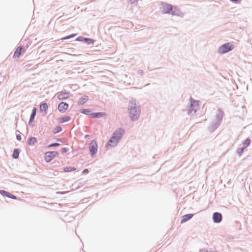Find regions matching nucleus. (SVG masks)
<instances>
[{
    "label": "nucleus",
    "mask_w": 252,
    "mask_h": 252,
    "mask_svg": "<svg viewBox=\"0 0 252 252\" xmlns=\"http://www.w3.org/2000/svg\"><path fill=\"white\" fill-rule=\"evenodd\" d=\"M127 111L132 121H137L141 114V106L135 98H131L128 104Z\"/></svg>",
    "instance_id": "nucleus-1"
},
{
    "label": "nucleus",
    "mask_w": 252,
    "mask_h": 252,
    "mask_svg": "<svg viewBox=\"0 0 252 252\" xmlns=\"http://www.w3.org/2000/svg\"><path fill=\"white\" fill-rule=\"evenodd\" d=\"M125 129L121 127L116 129L113 133L112 136L108 141L106 146H116L119 141L121 140L125 133Z\"/></svg>",
    "instance_id": "nucleus-2"
},
{
    "label": "nucleus",
    "mask_w": 252,
    "mask_h": 252,
    "mask_svg": "<svg viewBox=\"0 0 252 252\" xmlns=\"http://www.w3.org/2000/svg\"><path fill=\"white\" fill-rule=\"evenodd\" d=\"M199 109V101L195 100L191 98L190 99V104L188 109V114L190 116L194 115Z\"/></svg>",
    "instance_id": "nucleus-3"
},
{
    "label": "nucleus",
    "mask_w": 252,
    "mask_h": 252,
    "mask_svg": "<svg viewBox=\"0 0 252 252\" xmlns=\"http://www.w3.org/2000/svg\"><path fill=\"white\" fill-rule=\"evenodd\" d=\"M234 46L230 43L227 42L220 46L217 52L220 54H223L232 50Z\"/></svg>",
    "instance_id": "nucleus-4"
},
{
    "label": "nucleus",
    "mask_w": 252,
    "mask_h": 252,
    "mask_svg": "<svg viewBox=\"0 0 252 252\" xmlns=\"http://www.w3.org/2000/svg\"><path fill=\"white\" fill-rule=\"evenodd\" d=\"M59 153L56 151H49L45 154L44 159L46 162H50L52 159L58 155Z\"/></svg>",
    "instance_id": "nucleus-5"
},
{
    "label": "nucleus",
    "mask_w": 252,
    "mask_h": 252,
    "mask_svg": "<svg viewBox=\"0 0 252 252\" xmlns=\"http://www.w3.org/2000/svg\"><path fill=\"white\" fill-rule=\"evenodd\" d=\"M162 5V12L164 14H171L172 10L173 5L171 4H169L165 2H162L161 3Z\"/></svg>",
    "instance_id": "nucleus-6"
},
{
    "label": "nucleus",
    "mask_w": 252,
    "mask_h": 252,
    "mask_svg": "<svg viewBox=\"0 0 252 252\" xmlns=\"http://www.w3.org/2000/svg\"><path fill=\"white\" fill-rule=\"evenodd\" d=\"M89 150L90 154L93 156L95 154L97 151V145L96 142L94 140H92L89 144Z\"/></svg>",
    "instance_id": "nucleus-7"
},
{
    "label": "nucleus",
    "mask_w": 252,
    "mask_h": 252,
    "mask_svg": "<svg viewBox=\"0 0 252 252\" xmlns=\"http://www.w3.org/2000/svg\"><path fill=\"white\" fill-rule=\"evenodd\" d=\"M170 14L172 15L177 16L180 17H183L184 15V13L182 12V11L178 6L173 5Z\"/></svg>",
    "instance_id": "nucleus-8"
},
{
    "label": "nucleus",
    "mask_w": 252,
    "mask_h": 252,
    "mask_svg": "<svg viewBox=\"0 0 252 252\" xmlns=\"http://www.w3.org/2000/svg\"><path fill=\"white\" fill-rule=\"evenodd\" d=\"M224 116V112L223 110L220 108H218L216 113L215 118L216 119L215 121H216L220 123H221L223 117Z\"/></svg>",
    "instance_id": "nucleus-9"
},
{
    "label": "nucleus",
    "mask_w": 252,
    "mask_h": 252,
    "mask_svg": "<svg viewBox=\"0 0 252 252\" xmlns=\"http://www.w3.org/2000/svg\"><path fill=\"white\" fill-rule=\"evenodd\" d=\"M220 124L221 123L216 121H213L211 125L208 127V129L209 131L210 132H214L216 129H217L219 127Z\"/></svg>",
    "instance_id": "nucleus-10"
},
{
    "label": "nucleus",
    "mask_w": 252,
    "mask_h": 252,
    "mask_svg": "<svg viewBox=\"0 0 252 252\" xmlns=\"http://www.w3.org/2000/svg\"><path fill=\"white\" fill-rule=\"evenodd\" d=\"M57 98L58 99L63 100L65 99L69 98L70 96V93L69 92H60L57 94Z\"/></svg>",
    "instance_id": "nucleus-11"
},
{
    "label": "nucleus",
    "mask_w": 252,
    "mask_h": 252,
    "mask_svg": "<svg viewBox=\"0 0 252 252\" xmlns=\"http://www.w3.org/2000/svg\"><path fill=\"white\" fill-rule=\"evenodd\" d=\"M68 104L64 102L60 103L58 105V109L61 113H64L68 108Z\"/></svg>",
    "instance_id": "nucleus-12"
},
{
    "label": "nucleus",
    "mask_w": 252,
    "mask_h": 252,
    "mask_svg": "<svg viewBox=\"0 0 252 252\" xmlns=\"http://www.w3.org/2000/svg\"><path fill=\"white\" fill-rule=\"evenodd\" d=\"M213 220L215 223H220L222 220V215L219 212H215L213 214Z\"/></svg>",
    "instance_id": "nucleus-13"
},
{
    "label": "nucleus",
    "mask_w": 252,
    "mask_h": 252,
    "mask_svg": "<svg viewBox=\"0 0 252 252\" xmlns=\"http://www.w3.org/2000/svg\"><path fill=\"white\" fill-rule=\"evenodd\" d=\"M0 194L3 196H6L11 199H16L17 198L16 196L4 190H0Z\"/></svg>",
    "instance_id": "nucleus-14"
},
{
    "label": "nucleus",
    "mask_w": 252,
    "mask_h": 252,
    "mask_svg": "<svg viewBox=\"0 0 252 252\" xmlns=\"http://www.w3.org/2000/svg\"><path fill=\"white\" fill-rule=\"evenodd\" d=\"M193 215L192 214H188L184 215L182 217V219L181 220V222L182 223H184V222L187 221L188 220L191 219L192 218V217H193Z\"/></svg>",
    "instance_id": "nucleus-15"
},
{
    "label": "nucleus",
    "mask_w": 252,
    "mask_h": 252,
    "mask_svg": "<svg viewBox=\"0 0 252 252\" xmlns=\"http://www.w3.org/2000/svg\"><path fill=\"white\" fill-rule=\"evenodd\" d=\"M105 115L104 113L102 112L92 113L90 114V117L94 118H98L103 117Z\"/></svg>",
    "instance_id": "nucleus-16"
},
{
    "label": "nucleus",
    "mask_w": 252,
    "mask_h": 252,
    "mask_svg": "<svg viewBox=\"0 0 252 252\" xmlns=\"http://www.w3.org/2000/svg\"><path fill=\"white\" fill-rule=\"evenodd\" d=\"M36 114V108L34 107L32 110V113H31V115L30 116V120H29V125H30L31 123H32L34 119Z\"/></svg>",
    "instance_id": "nucleus-17"
},
{
    "label": "nucleus",
    "mask_w": 252,
    "mask_h": 252,
    "mask_svg": "<svg viewBox=\"0 0 252 252\" xmlns=\"http://www.w3.org/2000/svg\"><path fill=\"white\" fill-rule=\"evenodd\" d=\"M48 107V106L47 103L46 102H43L41 103L39 109L41 111H44L45 112V114H47V110Z\"/></svg>",
    "instance_id": "nucleus-18"
},
{
    "label": "nucleus",
    "mask_w": 252,
    "mask_h": 252,
    "mask_svg": "<svg viewBox=\"0 0 252 252\" xmlns=\"http://www.w3.org/2000/svg\"><path fill=\"white\" fill-rule=\"evenodd\" d=\"M37 142L36 138L34 137H31L28 138L27 143L29 145H33Z\"/></svg>",
    "instance_id": "nucleus-19"
},
{
    "label": "nucleus",
    "mask_w": 252,
    "mask_h": 252,
    "mask_svg": "<svg viewBox=\"0 0 252 252\" xmlns=\"http://www.w3.org/2000/svg\"><path fill=\"white\" fill-rule=\"evenodd\" d=\"M88 100V96L87 95H84L79 99L78 101V104L79 105H82L84 104Z\"/></svg>",
    "instance_id": "nucleus-20"
},
{
    "label": "nucleus",
    "mask_w": 252,
    "mask_h": 252,
    "mask_svg": "<svg viewBox=\"0 0 252 252\" xmlns=\"http://www.w3.org/2000/svg\"><path fill=\"white\" fill-rule=\"evenodd\" d=\"M23 47L21 46H19L14 53V57H19L21 54V51L23 50Z\"/></svg>",
    "instance_id": "nucleus-21"
},
{
    "label": "nucleus",
    "mask_w": 252,
    "mask_h": 252,
    "mask_svg": "<svg viewBox=\"0 0 252 252\" xmlns=\"http://www.w3.org/2000/svg\"><path fill=\"white\" fill-rule=\"evenodd\" d=\"M20 151L21 150L19 149H15L12 155V158L15 159L18 158L19 156Z\"/></svg>",
    "instance_id": "nucleus-22"
},
{
    "label": "nucleus",
    "mask_w": 252,
    "mask_h": 252,
    "mask_svg": "<svg viewBox=\"0 0 252 252\" xmlns=\"http://www.w3.org/2000/svg\"><path fill=\"white\" fill-rule=\"evenodd\" d=\"M94 40L92 38L85 37L83 42L86 43L87 45L93 44L94 42Z\"/></svg>",
    "instance_id": "nucleus-23"
},
{
    "label": "nucleus",
    "mask_w": 252,
    "mask_h": 252,
    "mask_svg": "<svg viewBox=\"0 0 252 252\" xmlns=\"http://www.w3.org/2000/svg\"><path fill=\"white\" fill-rule=\"evenodd\" d=\"M70 120V117L69 116H64L60 119V121L61 123H63L69 121Z\"/></svg>",
    "instance_id": "nucleus-24"
},
{
    "label": "nucleus",
    "mask_w": 252,
    "mask_h": 252,
    "mask_svg": "<svg viewBox=\"0 0 252 252\" xmlns=\"http://www.w3.org/2000/svg\"><path fill=\"white\" fill-rule=\"evenodd\" d=\"M80 112L82 113V114H84L85 115H89L90 116V114H91L90 113L91 112V110L89 109H81L80 110Z\"/></svg>",
    "instance_id": "nucleus-25"
},
{
    "label": "nucleus",
    "mask_w": 252,
    "mask_h": 252,
    "mask_svg": "<svg viewBox=\"0 0 252 252\" xmlns=\"http://www.w3.org/2000/svg\"><path fill=\"white\" fill-rule=\"evenodd\" d=\"M62 130V128L61 126H57L55 127L54 129L52 130V133L53 134H56L60 131H61Z\"/></svg>",
    "instance_id": "nucleus-26"
},
{
    "label": "nucleus",
    "mask_w": 252,
    "mask_h": 252,
    "mask_svg": "<svg viewBox=\"0 0 252 252\" xmlns=\"http://www.w3.org/2000/svg\"><path fill=\"white\" fill-rule=\"evenodd\" d=\"M250 142L251 140L249 138H247L244 141H243V144L244 145V148H246L248 147L250 144Z\"/></svg>",
    "instance_id": "nucleus-27"
},
{
    "label": "nucleus",
    "mask_w": 252,
    "mask_h": 252,
    "mask_svg": "<svg viewBox=\"0 0 252 252\" xmlns=\"http://www.w3.org/2000/svg\"><path fill=\"white\" fill-rule=\"evenodd\" d=\"M76 170V168L74 167H65L63 168V171L65 172H69Z\"/></svg>",
    "instance_id": "nucleus-28"
},
{
    "label": "nucleus",
    "mask_w": 252,
    "mask_h": 252,
    "mask_svg": "<svg viewBox=\"0 0 252 252\" xmlns=\"http://www.w3.org/2000/svg\"><path fill=\"white\" fill-rule=\"evenodd\" d=\"M245 149V148H244V147H242V148H238L237 149V153L239 155L241 156V155L243 154V153L244 150V149Z\"/></svg>",
    "instance_id": "nucleus-29"
},
{
    "label": "nucleus",
    "mask_w": 252,
    "mask_h": 252,
    "mask_svg": "<svg viewBox=\"0 0 252 252\" xmlns=\"http://www.w3.org/2000/svg\"><path fill=\"white\" fill-rule=\"evenodd\" d=\"M76 34H70L68 36H65L63 38H62V40H66V39H70L72 37H73L74 36H75Z\"/></svg>",
    "instance_id": "nucleus-30"
},
{
    "label": "nucleus",
    "mask_w": 252,
    "mask_h": 252,
    "mask_svg": "<svg viewBox=\"0 0 252 252\" xmlns=\"http://www.w3.org/2000/svg\"><path fill=\"white\" fill-rule=\"evenodd\" d=\"M60 145V144L58 143H53L50 145H49L47 147L48 148H50V147H57V146H59Z\"/></svg>",
    "instance_id": "nucleus-31"
},
{
    "label": "nucleus",
    "mask_w": 252,
    "mask_h": 252,
    "mask_svg": "<svg viewBox=\"0 0 252 252\" xmlns=\"http://www.w3.org/2000/svg\"><path fill=\"white\" fill-rule=\"evenodd\" d=\"M84 38L85 37L83 36H79L75 40L77 41L83 42Z\"/></svg>",
    "instance_id": "nucleus-32"
},
{
    "label": "nucleus",
    "mask_w": 252,
    "mask_h": 252,
    "mask_svg": "<svg viewBox=\"0 0 252 252\" xmlns=\"http://www.w3.org/2000/svg\"><path fill=\"white\" fill-rule=\"evenodd\" d=\"M67 151H68V149H67V148H65V147H64V148H62L61 149V152H62V153H66Z\"/></svg>",
    "instance_id": "nucleus-33"
},
{
    "label": "nucleus",
    "mask_w": 252,
    "mask_h": 252,
    "mask_svg": "<svg viewBox=\"0 0 252 252\" xmlns=\"http://www.w3.org/2000/svg\"><path fill=\"white\" fill-rule=\"evenodd\" d=\"M138 73L140 74L141 76H142L144 74V72L142 70L139 69L138 70Z\"/></svg>",
    "instance_id": "nucleus-34"
},
{
    "label": "nucleus",
    "mask_w": 252,
    "mask_h": 252,
    "mask_svg": "<svg viewBox=\"0 0 252 252\" xmlns=\"http://www.w3.org/2000/svg\"><path fill=\"white\" fill-rule=\"evenodd\" d=\"M16 139L18 140H21V136L20 134H17L16 135Z\"/></svg>",
    "instance_id": "nucleus-35"
},
{
    "label": "nucleus",
    "mask_w": 252,
    "mask_h": 252,
    "mask_svg": "<svg viewBox=\"0 0 252 252\" xmlns=\"http://www.w3.org/2000/svg\"><path fill=\"white\" fill-rule=\"evenodd\" d=\"M89 173V170L88 169H85L83 170L82 173L83 174H87Z\"/></svg>",
    "instance_id": "nucleus-36"
},
{
    "label": "nucleus",
    "mask_w": 252,
    "mask_h": 252,
    "mask_svg": "<svg viewBox=\"0 0 252 252\" xmlns=\"http://www.w3.org/2000/svg\"><path fill=\"white\" fill-rule=\"evenodd\" d=\"M199 252H208V250L205 249H202L199 250Z\"/></svg>",
    "instance_id": "nucleus-37"
},
{
    "label": "nucleus",
    "mask_w": 252,
    "mask_h": 252,
    "mask_svg": "<svg viewBox=\"0 0 252 252\" xmlns=\"http://www.w3.org/2000/svg\"><path fill=\"white\" fill-rule=\"evenodd\" d=\"M138 1V0H129V1L131 3H134Z\"/></svg>",
    "instance_id": "nucleus-38"
},
{
    "label": "nucleus",
    "mask_w": 252,
    "mask_h": 252,
    "mask_svg": "<svg viewBox=\"0 0 252 252\" xmlns=\"http://www.w3.org/2000/svg\"><path fill=\"white\" fill-rule=\"evenodd\" d=\"M208 252H216V251L213 250L212 249H210L209 251H208Z\"/></svg>",
    "instance_id": "nucleus-39"
},
{
    "label": "nucleus",
    "mask_w": 252,
    "mask_h": 252,
    "mask_svg": "<svg viewBox=\"0 0 252 252\" xmlns=\"http://www.w3.org/2000/svg\"><path fill=\"white\" fill-rule=\"evenodd\" d=\"M231 1H232L233 2H236L238 1V0H230Z\"/></svg>",
    "instance_id": "nucleus-40"
},
{
    "label": "nucleus",
    "mask_w": 252,
    "mask_h": 252,
    "mask_svg": "<svg viewBox=\"0 0 252 252\" xmlns=\"http://www.w3.org/2000/svg\"><path fill=\"white\" fill-rule=\"evenodd\" d=\"M59 193L61 194H63L65 192H61V191H60L59 192Z\"/></svg>",
    "instance_id": "nucleus-41"
},
{
    "label": "nucleus",
    "mask_w": 252,
    "mask_h": 252,
    "mask_svg": "<svg viewBox=\"0 0 252 252\" xmlns=\"http://www.w3.org/2000/svg\"><path fill=\"white\" fill-rule=\"evenodd\" d=\"M57 141H61V139H57Z\"/></svg>",
    "instance_id": "nucleus-42"
}]
</instances>
